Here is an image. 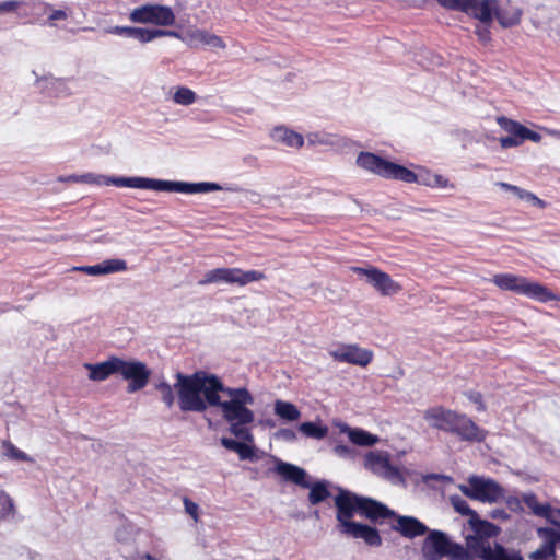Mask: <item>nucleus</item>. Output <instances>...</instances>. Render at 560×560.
<instances>
[{"label": "nucleus", "mask_w": 560, "mask_h": 560, "mask_svg": "<svg viewBox=\"0 0 560 560\" xmlns=\"http://www.w3.org/2000/svg\"><path fill=\"white\" fill-rule=\"evenodd\" d=\"M129 188L147 189L148 178L145 177H129L127 183Z\"/></svg>", "instance_id": "obj_46"}, {"label": "nucleus", "mask_w": 560, "mask_h": 560, "mask_svg": "<svg viewBox=\"0 0 560 560\" xmlns=\"http://www.w3.org/2000/svg\"><path fill=\"white\" fill-rule=\"evenodd\" d=\"M183 503H184L186 513L189 514L194 518L195 522H197L199 518L198 504L195 503L194 501H191L190 499H188L187 497L184 498Z\"/></svg>", "instance_id": "obj_44"}, {"label": "nucleus", "mask_w": 560, "mask_h": 560, "mask_svg": "<svg viewBox=\"0 0 560 560\" xmlns=\"http://www.w3.org/2000/svg\"><path fill=\"white\" fill-rule=\"evenodd\" d=\"M329 355L337 362L368 366L374 358L370 349L361 348L357 343H341L337 349L330 350Z\"/></svg>", "instance_id": "obj_14"}, {"label": "nucleus", "mask_w": 560, "mask_h": 560, "mask_svg": "<svg viewBox=\"0 0 560 560\" xmlns=\"http://www.w3.org/2000/svg\"><path fill=\"white\" fill-rule=\"evenodd\" d=\"M67 18H68V14L63 10H52V12L48 15V20L51 22L59 21V20H66Z\"/></svg>", "instance_id": "obj_49"}, {"label": "nucleus", "mask_w": 560, "mask_h": 560, "mask_svg": "<svg viewBox=\"0 0 560 560\" xmlns=\"http://www.w3.org/2000/svg\"><path fill=\"white\" fill-rule=\"evenodd\" d=\"M300 431L308 438H314L318 440L325 438L328 433L327 427L318 425L314 422L301 423Z\"/></svg>", "instance_id": "obj_34"}, {"label": "nucleus", "mask_w": 560, "mask_h": 560, "mask_svg": "<svg viewBox=\"0 0 560 560\" xmlns=\"http://www.w3.org/2000/svg\"><path fill=\"white\" fill-rule=\"evenodd\" d=\"M271 137L275 141L290 148L300 149L304 145L303 136L284 126L275 127L271 131Z\"/></svg>", "instance_id": "obj_21"}, {"label": "nucleus", "mask_w": 560, "mask_h": 560, "mask_svg": "<svg viewBox=\"0 0 560 560\" xmlns=\"http://www.w3.org/2000/svg\"><path fill=\"white\" fill-rule=\"evenodd\" d=\"M267 276L259 270H243L241 268H215L205 273L203 278L199 280L200 285L211 283H229L245 287L252 282L265 280Z\"/></svg>", "instance_id": "obj_7"}, {"label": "nucleus", "mask_w": 560, "mask_h": 560, "mask_svg": "<svg viewBox=\"0 0 560 560\" xmlns=\"http://www.w3.org/2000/svg\"><path fill=\"white\" fill-rule=\"evenodd\" d=\"M552 523L555 525H557L558 528L539 527L537 529V535H538V537L548 538L556 550L557 548H560V523H558V522H552Z\"/></svg>", "instance_id": "obj_35"}, {"label": "nucleus", "mask_w": 560, "mask_h": 560, "mask_svg": "<svg viewBox=\"0 0 560 560\" xmlns=\"http://www.w3.org/2000/svg\"><path fill=\"white\" fill-rule=\"evenodd\" d=\"M475 34L477 35L478 39L483 44H488L491 40L490 25L482 24L480 26H477L475 30Z\"/></svg>", "instance_id": "obj_43"}, {"label": "nucleus", "mask_w": 560, "mask_h": 560, "mask_svg": "<svg viewBox=\"0 0 560 560\" xmlns=\"http://www.w3.org/2000/svg\"><path fill=\"white\" fill-rule=\"evenodd\" d=\"M221 444H222L225 448H228V450H230V451H234V452H236V450H237V446H238L240 442H238V441H236V440L230 439V438H222V439H221Z\"/></svg>", "instance_id": "obj_48"}, {"label": "nucleus", "mask_w": 560, "mask_h": 560, "mask_svg": "<svg viewBox=\"0 0 560 560\" xmlns=\"http://www.w3.org/2000/svg\"><path fill=\"white\" fill-rule=\"evenodd\" d=\"M136 26H113L108 30V33L125 36V37H135Z\"/></svg>", "instance_id": "obj_41"}, {"label": "nucleus", "mask_w": 560, "mask_h": 560, "mask_svg": "<svg viewBox=\"0 0 560 560\" xmlns=\"http://www.w3.org/2000/svg\"><path fill=\"white\" fill-rule=\"evenodd\" d=\"M124 380L129 381L127 386L128 393H135L143 389L150 380L151 371L148 369L147 364L141 361H126L119 358V371Z\"/></svg>", "instance_id": "obj_12"}, {"label": "nucleus", "mask_w": 560, "mask_h": 560, "mask_svg": "<svg viewBox=\"0 0 560 560\" xmlns=\"http://www.w3.org/2000/svg\"><path fill=\"white\" fill-rule=\"evenodd\" d=\"M499 142L503 149L515 148L520 145V141L514 140V138H512L510 135L506 137H501Z\"/></svg>", "instance_id": "obj_47"}, {"label": "nucleus", "mask_w": 560, "mask_h": 560, "mask_svg": "<svg viewBox=\"0 0 560 560\" xmlns=\"http://www.w3.org/2000/svg\"><path fill=\"white\" fill-rule=\"evenodd\" d=\"M173 191L196 194V183L173 182Z\"/></svg>", "instance_id": "obj_42"}, {"label": "nucleus", "mask_w": 560, "mask_h": 560, "mask_svg": "<svg viewBox=\"0 0 560 560\" xmlns=\"http://www.w3.org/2000/svg\"><path fill=\"white\" fill-rule=\"evenodd\" d=\"M85 368L90 371L89 377L92 381H105L113 374H118L119 371V358L110 357L106 361L101 363H86Z\"/></svg>", "instance_id": "obj_19"}, {"label": "nucleus", "mask_w": 560, "mask_h": 560, "mask_svg": "<svg viewBox=\"0 0 560 560\" xmlns=\"http://www.w3.org/2000/svg\"><path fill=\"white\" fill-rule=\"evenodd\" d=\"M349 439L353 444L360 446H373L378 441L376 435L361 429L351 430L349 432Z\"/></svg>", "instance_id": "obj_28"}, {"label": "nucleus", "mask_w": 560, "mask_h": 560, "mask_svg": "<svg viewBox=\"0 0 560 560\" xmlns=\"http://www.w3.org/2000/svg\"><path fill=\"white\" fill-rule=\"evenodd\" d=\"M16 8H18V2H15V1L1 2V12L14 11Z\"/></svg>", "instance_id": "obj_50"}, {"label": "nucleus", "mask_w": 560, "mask_h": 560, "mask_svg": "<svg viewBox=\"0 0 560 560\" xmlns=\"http://www.w3.org/2000/svg\"><path fill=\"white\" fill-rule=\"evenodd\" d=\"M13 510L11 498L5 493H0V518L9 515Z\"/></svg>", "instance_id": "obj_38"}, {"label": "nucleus", "mask_w": 560, "mask_h": 560, "mask_svg": "<svg viewBox=\"0 0 560 560\" xmlns=\"http://www.w3.org/2000/svg\"><path fill=\"white\" fill-rule=\"evenodd\" d=\"M128 18L135 24H153L159 27L173 26L176 22L173 9L159 3L136 7L130 11Z\"/></svg>", "instance_id": "obj_8"}, {"label": "nucleus", "mask_w": 560, "mask_h": 560, "mask_svg": "<svg viewBox=\"0 0 560 560\" xmlns=\"http://www.w3.org/2000/svg\"><path fill=\"white\" fill-rule=\"evenodd\" d=\"M334 501L339 533L350 538L362 539L370 547H380L382 537L375 527L352 521L357 513L372 523L382 524L385 520H390V528L409 539L429 532L428 526L418 518L399 515L384 503L347 489L339 488Z\"/></svg>", "instance_id": "obj_2"}, {"label": "nucleus", "mask_w": 560, "mask_h": 560, "mask_svg": "<svg viewBox=\"0 0 560 560\" xmlns=\"http://www.w3.org/2000/svg\"><path fill=\"white\" fill-rule=\"evenodd\" d=\"M523 11L521 8L512 5L510 1L506 5H499V1L495 2V9L493 10V19L498 21L501 27L511 28L521 23Z\"/></svg>", "instance_id": "obj_18"}, {"label": "nucleus", "mask_w": 560, "mask_h": 560, "mask_svg": "<svg viewBox=\"0 0 560 560\" xmlns=\"http://www.w3.org/2000/svg\"><path fill=\"white\" fill-rule=\"evenodd\" d=\"M147 189L155 191H173V182L148 178Z\"/></svg>", "instance_id": "obj_37"}, {"label": "nucleus", "mask_w": 560, "mask_h": 560, "mask_svg": "<svg viewBox=\"0 0 560 560\" xmlns=\"http://www.w3.org/2000/svg\"><path fill=\"white\" fill-rule=\"evenodd\" d=\"M542 540V544L539 548L533 551L529 555L532 560H547L556 557V551L550 540L546 537H539Z\"/></svg>", "instance_id": "obj_33"}, {"label": "nucleus", "mask_w": 560, "mask_h": 560, "mask_svg": "<svg viewBox=\"0 0 560 560\" xmlns=\"http://www.w3.org/2000/svg\"><path fill=\"white\" fill-rule=\"evenodd\" d=\"M548 133L551 136H557V137L560 136V131H558V130H548Z\"/></svg>", "instance_id": "obj_53"}, {"label": "nucleus", "mask_w": 560, "mask_h": 560, "mask_svg": "<svg viewBox=\"0 0 560 560\" xmlns=\"http://www.w3.org/2000/svg\"><path fill=\"white\" fill-rule=\"evenodd\" d=\"M178 407L183 412H205L209 407H219L222 417L230 423V432L236 438L252 442L253 434L246 428L255 420L247 405L254 402L245 387H226L215 375L206 371L176 375Z\"/></svg>", "instance_id": "obj_1"}, {"label": "nucleus", "mask_w": 560, "mask_h": 560, "mask_svg": "<svg viewBox=\"0 0 560 560\" xmlns=\"http://www.w3.org/2000/svg\"><path fill=\"white\" fill-rule=\"evenodd\" d=\"M471 526L472 529L475 530V535H468L466 537L464 548H468V540L471 537H480L483 538L485 540H490L489 538L492 535H494L497 529V527L492 523L488 521H482L479 518V516L477 517V520L474 521V524H471Z\"/></svg>", "instance_id": "obj_25"}, {"label": "nucleus", "mask_w": 560, "mask_h": 560, "mask_svg": "<svg viewBox=\"0 0 560 560\" xmlns=\"http://www.w3.org/2000/svg\"><path fill=\"white\" fill-rule=\"evenodd\" d=\"M127 268V262L124 259H107L97 265L78 267L75 270H80L90 276H101L126 271Z\"/></svg>", "instance_id": "obj_20"}, {"label": "nucleus", "mask_w": 560, "mask_h": 560, "mask_svg": "<svg viewBox=\"0 0 560 560\" xmlns=\"http://www.w3.org/2000/svg\"><path fill=\"white\" fill-rule=\"evenodd\" d=\"M275 466L271 469L283 481L294 483L301 488L310 487V478L305 469L273 457Z\"/></svg>", "instance_id": "obj_15"}, {"label": "nucleus", "mask_w": 560, "mask_h": 560, "mask_svg": "<svg viewBox=\"0 0 560 560\" xmlns=\"http://www.w3.org/2000/svg\"><path fill=\"white\" fill-rule=\"evenodd\" d=\"M497 185L506 191H511V192L515 194L520 199L532 202L534 206H536L540 209H545L547 207V202L545 200L540 199L535 194L527 191L518 186H515V185H512L509 183H504V182H499V183H497Z\"/></svg>", "instance_id": "obj_22"}, {"label": "nucleus", "mask_w": 560, "mask_h": 560, "mask_svg": "<svg viewBox=\"0 0 560 560\" xmlns=\"http://www.w3.org/2000/svg\"><path fill=\"white\" fill-rule=\"evenodd\" d=\"M351 270L359 276H365L368 282L382 295L397 294L402 290V287L393 280L388 273L376 267H352Z\"/></svg>", "instance_id": "obj_13"}, {"label": "nucleus", "mask_w": 560, "mask_h": 560, "mask_svg": "<svg viewBox=\"0 0 560 560\" xmlns=\"http://www.w3.org/2000/svg\"><path fill=\"white\" fill-rule=\"evenodd\" d=\"M155 389L159 392L161 400L164 402L165 407L167 409L173 408L175 404L174 389L177 392L176 387L174 386L173 388L166 381H161L155 384Z\"/></svg>", "instance_id": "obj_31"}, {"label": "nucleus", "mask_w": 560, "mask_h": 560, "mask_svg": "<svg viewBox=\"0 0 560 560\" xmlns=\"http://www.w3.org/2000/svg\"><path fill=\"white\" fill-rule=\"evenodd\" d=\"M164 36H178L176 32L166 31L163 28H144V27H136L135 39L139 40L142 44L150 43L156 38Z\"/></svg>", "instance_id": "obj_24"}, {"label": "nucleus", "mask_w": 560, "mask_h": 560, "mask_svg": "<svg viewBox=\"0 0 560 560\" xmlns=\"http://www.w3.org/2000/svg\"><path fill=\"white\" fill-rule=\"evenodd\" d=\"M194 38L196 40L200 42L201 44L208 45L211 47L221 48V49H224L226 47L224 40L220 36L212 34L210 32H207V31H197L194 34Z\"/></svg>", "instance_id": "obj_30"}, {"label": "nucleus", "mask_w": 560, "mask_h": 560, "mask_svg": "<svg viewBox=\"0 0 560 560\" xmlns=\"http://www.w3.org/2000/svg\"><path fill=\"white\" fill-rule=\"evenodd\" d=\"M499 513L503 514L504 516H508L504 510L498 511Z\"/></svg>", "instance_id": "obj_54"}, {"label": "nucleus", "mask_w": 560, "mask_h": 560, "mask_svg": "<svg viewBox=\"0 0 560 560\" xmlns=\"http://www.w3.org/2000/svg\"><path fill=\"white\" fill-rule=\"evenodd\" d=\"M275 412L281 419L288 421H295L300 418L301 413L295 405L288 401L277 400L275 404Z\"/></svg>", "instance_id": "obj_27"}, {"label": "nucleus", "mask_w": 560, "mask_h": 560, "mask_svg": "<svg viewBox=\"0 0 560 560\" xmlns=\"http://www.w3.org/2000/svg\"><path fill=\"white\" fill-rule=\"evenodd\" d=\"M142 560H159L156 559L155 557H153L152 555L150 553H145L144 556H142L141 558Z\"/></svg>", "instance_id": "obj_52"}, {"label": "nucleus", "mask_w": 560, "mask_h": 560, "mask_svg": "<svg viewBox=\"0 0 560 560\" xmlns=\"http://www.w3.org/2000/svg\"><path fill=\"white\" fill-rule=\"evenodd\" d=\"M558 513L560 514V509L558 510Z\"/></svg>", "instance_id": "obj_55"}, {"label": "nucleus", "mask_w": 560, "mask_h": 560, "mask_svg": "<svg viewBox=\"0 0 560 560\" xmlns=\"http://www.w3.org/2000/svg\"><path fill=\"white\" fill-rule=\"evenodd\" d=\"M112 182L118 187H128L127 183L129 182V177H117L114 178Z\"/></svg>", "instance_id": "obj_51"}, {"label": "nucleus", "mask_w": 560, "mask_h": 560, "mask_svg": "<svg viewBox=\"0 0 560 560\" xmlns=\"http://www.w3.org/2000/svg\"><path fill=\"white\" fill-rule=\"evenodd\" d=\"M451 502L457 513L464 516H469V523L474 524V521L478 517V513L469 506L465 499L455 495L451 498Z\"/></svg>", "instance_id": "obj_29"}, {"label": "nucleus", "mask_w": 560, "mask_h": 560, "mask_svg": "<svg viewBox=\"0 0 560 560\" xmlns=\"http://www.w3.org/2000/svg\"><path fill=\"white\" fill-rule=\"evenodd\" d=\"M236 453L238 454L241 459H250V460L255 459L254 447L249 446L248 444H246L244 442H240Z\"/></svg>", "instance_id": "obj_40"}, {"label": "nucleus", "mask_w": 560, "mask_h": 560, "mask_svg": "<svg viewBox=\"0 0 560 560\" xmlns=\"http://www.w3.org/2000/svg\"><path fill=\"white\" fill-rule=\"evenodd\" d=\"M308 502L312 505H317L326 501L330 495L329 482L326 480H317L315 482L310 481Z\"/></svg>", "instance_id": "obj_23"}, {"label": "nucleus", "mask_w": 560, "mask_h": 560, "mask_svg": "<svg viewBox=\"0 0 560 560\" xmlns=\"http://www.w3.org/2000/svg\"><path fill=\"white\" fill-rule=\"evenodd\" d=\"M423 419L431 429L457 436L463 442L481 443L488 432L466 413L438 405L423 411Z\"/></svg>", "instance_id": "obj_4"}, {"label": "nucleus", "mask_w": 560, "mask_h": 560, "mask_svg": "<svg viewBox=\"0 0 560 560\" xmlns=\"http://www.w3.org/2000/svg\"><path fill=\"white\" fill-rule=\"evenodd\" d=\"M465 396L477 406L478 411H485L486 410V404L483 401V396L480 392L477 390H469L465 394Z\"/></svg>", "instance_id": "obj_39"}, {"label": "nucleus", "mask_w": 560, "mask_h": 560, "mask_svg": "<svg viewBox=\"0 0 560 560\" xmlns=\"http://www.w3.org/2000/svg\"><path fill=\"white\" fill-rule=\"evenodd\" d=\"M497 122L504 131L514 138V140L520 141V145L523 144L526 140L533 141L535 143H539L541 141L540 133L530 130L516 120L501 116L497 118Z\"/></svg>", "instance_id": "obj_17"}, {"label": "nucleus", "mask_w": 560, "mask_h": 560, "mask_svg": "<svg viewBox=\"0 0 560 560\" xmlns=\"http://www.w3.org/2000/svg\"><path fill=\"white\" fill-rule=\"evenodd\" d=\"M470 550L469 559L481 560H524L520 551L508 550L500 544L492 547L490 540L480 537H471L468 540Z\"/></svg>", "instance_id": "obj_11"}, {"label": "nucleus", "mask_w": 560, "mask_h": 560, "mask_svg": "<svg viewBox=\"0 0 560 560\" xmlns=\"http://www.w3.org/2000/svg\"><path fill=\"white\" fill-rule=\"evenodd\" d=\"M526 506L532 511L533 514L541 517L549 518L551 513V506L549 503H539L535 493L524 494L522 498Z\"/></svg>", "instance_id": "obj_26"}, {"label": "nucleus", "mask_w": 560, "mask_h": 560, "mask_svg": "<svg viewBox=\"0 0 560 560\" xmlns=\"http://www.w3.org/2000/svg\"><path fill=\"white\" fill-rule=\"evenodd\" d=\"M422 556L425 560H450L469 559L470 550L463 545L448 539L441 530H431L422 542Z\"/></svg>", "instance_id": "obj_6"}, {"label": "nucleus", "mask_w": 560, "mask_h": 560, "mask_svg": "<svg viewBox=\"0 0 560 560\" xmlns=\"http://www.w3.org/2000/svg\"><path fill=\"white\" fill-rule=\"evenodd\" d=\"M175 104L188 106L197 101V94L187 86H178L173 94Z\"/></svg>", "instance_id": "obj_32"}, {"label": "nucleus", "mask_w": 560, "mask_h": 560, "mask_svg": "<svg viewBox=\"0 0 560 560\" xmlns=\"http://www.w3.org/2000/svg\"><path fill=\"white\" fill-rule=\"evenodd\" d=\"M492 282L501 290L512 291L542 303L559 300L557 294L550 291L547 287L538 282H530L527 278L522 276L513 273H498L494 275Z\"/></svg>", "instance_id": "obj_5"}, {"label": "nucleus", "mask_w": 560, "mask_h": 560, "mask_svg": "<svg viewBox=\"0 0 560 560\" xmlns=\"http://www.w3.org/2000/svg\"><path fill=\"white\" fill-rule=\"evenodd\" d=\"M219 190H221V186L217 183H196V194Z\"/></svg>", "instance_id": "obj_45"}, {"label": "nucleus", "mask_w": 560, "mask_h": 560, "mask_svg": "<svg viewBox=\"0 0 560 560\" xmlns=\"http://www.w3.org/2000/svg\"><path fill=\"white\" fill-rule=\"evenodd\" d=\"M357 164L386 179H395L408 184L416 183L432 188H446L451 186L448 179L442 175L429 171L415 173L406 166L387 161L372 152H360L357 158Z\"/></svg>", "instance_id": "obj_3"}, {"label": "nucleus", "mask_w": 560, "mask_h": 560, "mask_svg": "<svg viewBox=\"0 0 560 560\" xmlns=\"http://www.w3.org/2000/svg\"><path fill=\"white\" fill-rule=\"evenodd\" d=\"M365 465L373 472L387 479L400 477L399 469L390 463L389 455L383 452H370L365 456Z\"/></svg>", "instance_id": "obj_16"}, {"label": "nucleus", "mask_w": 560, "mask_h": 560, "mask_svg": "<svg viewBox=\"0 0 560 560\" xmlns=\"http://www.w3.org/2000/svg\"><path fill=\"white\" fill-rule=\"evenodd\" d=\"M459 489L467 498L483 503H495L504 498V489L495 480L479 476L469 477L468 483Z\"/></svg>", "instance_id": "obj_9"}, {"label": "nucleus", "mask_w": 560, "mask_h": 560, "mask_svg": "<svg viewBox=\"0 0 560 560\" xmlns=\"http://www.w3.org/2000/svg\"><path fill=\"white\" fill-rule=\"evenodd\" d=\"M436 2L445 9L463 12L482 24L491 25L498 0H436Z\"/></svg>", "instance_id": "obj_10"}, {"label": "nucleus", "mask_w": 560, "mask_h": 560, "mask_svg": "<svg viewBox=\"0 0 560 560\" xmlns=\"http://www.w3.org/2000/svg\"><path fill=\"white\" fill-rule=\"evenodd\" d=\"M3 447L5 450L7 457H9L11 459L20 460V462H32V458L26 453L19 450L10 441L3 442Z\"/></svg>", "instance_id": "obj_36"}]
</instances>
